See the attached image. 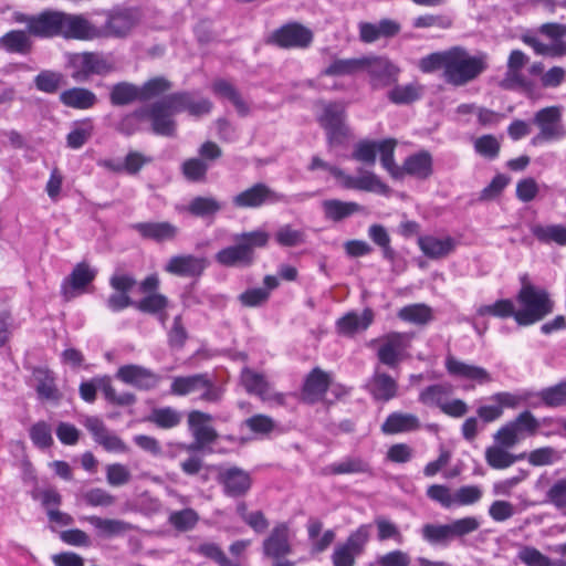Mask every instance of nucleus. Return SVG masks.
I'll return each mask as SVG.
<instances>
[{
    "mask_svg": "<svg viewBox=\"0 0 566 566\" xmlns=\"http://www.w3.org/2000/svg\"><path fill=\"white\" fill-rule=\"evenodd\" d=\"M212 109V103L196 92L181 91L155 102L156 129L161 136L172 137L176 134L174 115L187 112L190 116L200 117Z\"/></svg>",
    "mask_w": 566,
    "mask_h": 566,
    "instance_id": "f257e3e1",
    "label": "nucleus"
},
{
    "mask_svg": "<svg viewBox=\"0 0 566 566\" xmlns=\"http://www.w3.org/2000/svg\"><path fill=\"white\" fill-rule=\"evenodd\" d=\"M269 240V232L261 229L234 234V244L220 250L216 261L228 268L250 266L254 262V250L265 248Z\"/></svg>",
    "mask_w": 566,
    "mask_h": 566,
    "instance_id": "f03ea898",
    "label": "nucleus"
},
{
    "mask_svg": "<svg viewBox=\"0 0 566 566\" xmlns=\"http://www.w3.org/2000/svg\"><path fill=\"white\" fill-rule=\"evenodd\" d=\"M488 69V55L480 53L470 55L462 46H452L443 78L453 86H463Z\"/></svg>",
    "mask_w": 566,
    "mask_h": 566,
    "instance_id": "7ed1b4c3",
    "label": "nucleus"
},
{
    "mask_svg": "<svg viewBox=\"0 0 566 566\" xmlns=\"http://www.w3.org/2000/svg\"><path fill=\"white\" fill-rule=\"evenodd\" d=\"M514 319L521 326L532 325L553 312V302L547 292L531 283H524L517 293Z\"/></svg>",
    "mask_w": 566,
    "mask_h": 566,
    "instance_id": "20e7f679",
    "label": "nucleus"
},
{
    "mask_svg": "<svg viewBox=\"0 0 566 566\" xmlns=\"http://www.w3.org/2000/svg\"><path fill=\"white\" fill-rule=\"evenodd\" d=\"M319 168L329 171L336 179L339 180V184L343 188L376 192L379 195H387L389 192V187L371 171L358 169V176L353 177L345 174L338 167L332 166L319 157L315 156L312 158V163L308 169L316 170Z\"/></svg>",
    "mask_w": 566,
    "mask_h": 566,
    "instance_id": "39448f33",
    "label": "nucleus"
},
{
    "mask_svg": "<svg viewBox=\"0 0 566 566\" xmlns=\"http://www.w3.org/2000/svg\"><path fill=\"white\" fill-rule=\"evenodd\" d=\"M170 392L175 396H187L200 392V399L206 402H219L223 390L218 387L208 374H195L175 377L170 385Z\"/></svg>",
    "mask_w": 566,
    "mask_h": 566,
    "instance_id": "423d86ee",
    "label": "nucleus"
},
{
    "mask_svg": "<svg viewBox=\"0 0 566 566\" xmlns=\"http://www.w3.org/2000/svg\"><path fill=\"white\" fill-rule=\"evenodd\" d=\"M67 63L72 69L71 76L76 82H85L92 75H105L115 70L114 63L99 52L71 53Z\"/></svg>",
    "mask_w": 566,
    "mask_h": 566,
    "instance_id": "0eeeda50",
    "label": "nucleus"
},
{
    "mask_svg": "<svg viewBox=\"0 0 566 566\" xmlns=\"http://www.w3.org/2000/svg\"><path fill=\"white\" fill-rule=\"evenodd\" d=\"M322 114L318 123L326 130L327 142L331 146L344 144L349 137V128L345 124L346 105L344 103H319Z\"/></svg>",
    "mask_w": 566,
    "mask_h": 566,
    "instance_id": "6e6552de",
    "label": "nucleus"
},
{
    "mask_svg": "<svg viewBox=\"0 0 566 566\" xmlns=\"http://www.w3.org/2000/svg\"><path fill=\"white\" fill-rule=\"evenodd\" d=\"M12 20L15 23L25 24L30 36L49 39L60 36L61 11L44 10L38 14L13 12Z\"/></svg>",
    "mask_w": 566,
    "mask_h": 566,
    "instance_id": "1a4fd4ad",
    "label": "nucleus"
},
{
    "mask_svg": "<svg viewBox=\"0 0 566 566\" xmlns=\"http://www.w3.org/2000/svg\"><path fill=\"white\" fill-rule=\"evenodd\" d=\"M284 198V195L274 191L268 185L258 182L235 195L232 198V203L240 209H255L264 205L281 202Z\"/></svg>",
    "mask_w": 566,
    "mask_h": 566,
    "instance_id": "9d476101",
    "label": "nucleus"
},
{
    "mask_svg": "<svg viewBox=\"0 0 566 566\" xmlns=\"http://www.w3.org/2000/svg\"><path fill=\"white\" fill-rule=\"evenodd\" d=\"M212 420L211 415L193 410L188 415L189 430L193 437V441L186 447L187 451L197 452L202 450L207 444L218 439V432L208 423Z\"/></svg>",
    "mask_w": 566,
    "mask_h": 566,
    "instance_id": "9b49d317",
    "label": "nucleus"
},
{
    "mask_svg": "<svg viewBox=\"0 0 566 566\" xmlns=\"http://www.w3.org/2000/svg\"><path fill=\"white\" fill-rule=\"evenodd\" d=\"M60 36L91 41L101 39L99 27L93 24L82 14H71L61 11Z\"/></svg>",
    "mask_w": 566,
    "mask_h": 566,
    "instance_id": "f8f14e48",
    "label": "nucleus"
},
{
    "mask_svg": "<svg viewBox=\"0 0 566 566\" xmlns=\"http://www.w3.org/2000/svg\"><path fill=\"white\" fill-rule=\"evenodd\" d=\"M364 71L370 76L375 88L389 86L397 82L399 69L382 56H364Z\"/></svg>",
    "mask_w": 566,
    "mask_h": 566,
    "instance_id": "ddd939ff",
    "label": "nucleus"
},
{
    "mask_svg": "<svg viewBox=\"0 0 566 566\" xmlns=\"http://www.w3.org/2000/svg\"><path fill=\"white\" fill-rule=\"evenodd\" d=\"M97 274L96 269L86 262L77 263L71 274L62 283V295L65 301H71L84 293Z\"/></svg>",
    "mask_w": 566,
    "mask_h": 566,
    "instance_id": "4468645a",
    "label": "nucleus"
},
{
    "mask_svg": "<svg viewBox=\"0 0 566 566\" xmlns=\"http://www.w3.org/2000/svg\"><path fill=\"white\" fill-rule=\"evenodd\" d=\"M217 481L223 486L226 495L239 497L250 490L252 481L250 474L241 468H219Z\"/></svg>",
    "mask_w": 566,
    "mask_h": 566,
    "instance_id": "2eb2a0df",
    "label": "nucleus"
},
{
    "mask_svg": "<svg viewBox=\"0 0 566 566\" xmlns=\"http://www.w3.org/2000/svg\"><path fill=\"white\" fill-rule=\"evenodd\" d=\"M410 346V336L403 333H390L381 339L377 356L380 363L395 367Z\"/></svg>",
    "mask_w": 566,
    "mask_h": 566,
    "instance_id": "dca6fc26",
    "label": "nucleus"
},
{
    "mask_svg": "<svg viewBox=\"0 0 566 566\" xmlns=\"http://www.w3.org/2000/svg\"><path fill=\"white\" fill-rule=\"evenodd\" d=\"M137 24L136 13L130 9L116 10L108 14L103 27L99 28L101 39L126 38Z\"/></svg>",
    "mask_w": 566,
    "mask_h": 566,
    "instance_id": "f3484780",
    "label": "nucleus"
},
{
    "mask_svg": "<svg viewBox=\"0 0 566 566\" xmlns=\"http://www.w3.org/2000/svg\"><path fill=\"white\" fill-rule=\"evenodd\" d=\"M115 377L124 384L134 386L139 390L153 389L160 380V377L150 369L134 364L119 367Z\"/></svg>",
    "mask_w": 566,
    "mask_h": 566,
    "instance_id": "a211bd4d",
    "label": "nucleus"
},
{
    "mask_svg": "<svg viewBox=\"0 0 566 566\" xmlns=\"http://www.w3.org/2000/svg\"><path fill=\"white\" fill-rule=\"evenodd\" d=\"M444 367L448 374L455 378L472 380L479 385L492 381V377L485 368L460 360L451 354L447 355Z\"/></svg>",
    "mask_w": 566,
    "mask_h": 566,
    "instance_id": "6ab92c4d",
    "label": "nucleus"
},
{
    "mask_svg": "<svg viewBox=\"0 0 566 566\" xmlns=\"http://www.w3.org/2000/svg\"><path fill=\"white\" fill-rule=\"evenodd\" d=\"M84 427L91 432L96 443L108 452H126V443L115 433L111 432L104 422L97 417H86Z\"/></svg>",
    "mask_w": 566,
    "mask_h": 566,
    "instance_id": "aec40b11",
    "label": "nucleus"
},
{
    "mask_svg": "<svg viewBox=\"0 0 566 566\" xmlns=\"http://www.w3.org/2000/svg\"><path fill=\"white\" fill-rule=\"evenodd\" d=\"M208 262L205 258L192 254H180L171 256L164 270L172 275L182 277L200 276L206 270Z\"/></svg>",
    "mask_w": 566,
    "mask_h": 566,
    "instance_id": "412c9836",
    "label": "nucleus"
},
{
    "mask_svg": "<svg viewBox=\"0 0 566 566\" xmlns=\"http://www.w3.org/2000/svg\"><path fill=\"white\" fill-rule=\"evenodd\" d=\"M418 245L429 259L440 260L450 255L457 248L458 241L450 237L423 235L419 237Z\"/></svg>",
    "mask_w": 566,
    "mask_h": 566,
    "instance_id": "4be33fe9",
    "label": "nucleus"
},
{
    "mask_svg": "<svg viewBox=\"0 0 566 566\" xmlns=\"http://www.w3.org/2000/svg\"><path fill=\"white\" fill-rule=\"evenodd\" d=\"M273 36L282 48H306L313 40L312 32L297 23L282 27Z\"/></svg>",
    "mask_w": 566,
    "mask_h": 566,
    "instance_id": "5701e85b",
    "label": "nucleus"
},
{
    "mask_svg": "<svg viewBox=\"0 0 566 566\" xmlns=\"http://www.w3.org/2000/svg\"><path fill=\"white\" fill-rule=\"evenodd\" d=\"M562 112L558 106H549L539 109L534 116V123L539 127V135L533 139L549 140L558 136Z\"/></svg>",
    "mask_w": 566,
    "mask_h": 566,
    "instance_id": "b1692460",
    "label": "nucleus"
},
{
    "mask_svg": "<svg viewBox=\"0 0 566 566\" xmlns=\"http://www.w3.org/2000/svg\"><path fill=\"white\" fill-rule=\"evenodd\" d=\"M133 229L144 239L154 240L156 242L172 241L179 232L178 227L168 221L138 222L133 224Z\"/></svg>",
    "mask_w": 566,
    "mask_h": 566,
    "instance_id": "393cba45",
    "label": "nucleus"
},
{
    "mask_svg": "<svg viewBox=\"0 0 566 566\" xmlns=\"http://www.w3.org/2000/svg\"><path fill=\"white\" fill-rule=\"evenodd\" d=\"M329 387V376L327 373L316 367L307 375L303 385V400L314 403L322 399Z\"/></svg>",
    "mask_w": 566,
    "mask_h": 566,
    "instance_id": "a878e982",
    "label": "nucleus"
},
{
    "mask_svg": "<svg viewBox=\"0 0 566 566\" xmlns=\"http://www.w3.org/2000/svg\"><path fill=\"white\" fill-rule=\"evenodd\" d=\"M263 553L272 558H280L291 553L286 524H279L272 530L270 536L263 542Z\"/></svg>",
    "mask_w": 566,
    "mask_h": 566,
    "instance_id": "bb28decb",
    "label": "nucleus"
},
{
    "mask_svg": "<svg viewBox=\"0 0 566 566\" xmlns=\"http://www.w3.org/2000/svg\"><path fill=\"white\" fill-rule=\"evenodd\" d=\"M367 389L376 400L388 401L396 397L398 385L391 376L376 368Z\"/></svg>",
    "mask_w": 566,
    "mask_h": 566,
    "instance_id": "cd10ccee",
    "label": "nucleus"
},
{
    "mask_svg": "<svg viewBox=\"0 0 566 566\" xmlns=\"http://www.w3.org/2000/svg\"><path fill=\"white\" fill-rule=\"evenodd\" d=\"M32 376L35 380V391L42 400L59 401L62 397L55 384V377L51 370L43 367L33 368Z\"/></svg>",
    "mask_w": 566,
    "mask_h": 566,
    "instance_id": "c85d7f7f",
    "label": "nucleus"
},
{
    "mask_svg": "<svg viewBox=\"0 0 566 566\" xmlns=\"http://www.w3.org/2000/svg\"><path fill=\"white\" fill-rule=\"evenodd\" d=\"M401 179L410 175L419 179H427L432 174V158L428 151H419L406 158L401 166Z\"/></svg>",
    "mask_w": 566,
    "mask_h": 566,
    "instance_id": "c756f323",
    "label": "nucleus"
},
{
    "mask_svg": "<svg viewBox=\"0 0 566 566\" xmlns=\"http://www.w3.org/2000/svg\"><path fill=\"white\" fill-rule=\"evenodd\" d=\"M325 219L339 222L363 210V207L354 201L339 199H326L322 202Z\"/></svg>",
    "mask_w": 566,
    "mask_h": 566,
    "instance_id": "7c9ffc66",
    "label": "nucleus"
},
{
    "mask_svg": "<svg viewBox=\"0 0 566 566\" xmlns=\"http://www.w3.org/2000/svg\"><path fill=\"white\" fill-rule=\"evenodd\" d=\"M485 462L495 470H504L512 467L515 462L526 458V453L513 454L503 446L492 444L485 449Z\"/></svg>",
    "mask_w": 566,
    "mask_h": 566,
    "instance_id": "2f4dec72",
    "label": "nucleus"
},
{
    "mask_svg": "<svg viewBox=\"0 0 566 566\" xmlns=\"http://www.w3.org/2000/svg\"><path fill=\"white\" fill-rule=\"evenodd\" d=\"M60 101L67 107L87 109L95 105L97 97L95 93L85 87H72L60 94Z\"/></svg>",
    "mask_w": 566,
    "mask_h": 566,
    "instance_id": "473e14b6",
    "label": "nucleus"
},
{
    "mask_svg": "<svg viewBox=\"0 0 566 566\" xmlns=\"http://www.w3.org/2000/svg\"><path fill=\"white\" fill-rule=\"evenodd\" d=\"M212 91L220 98L228 99L235 107L239 115H249V104L243 99L240 92L230 82L226 80H217L212 84Z\"/></svg>",
    "mask_w": 566,
    "mask_h": 566,
    "instance_id": "72a5a7b5",
    "label": "nucleus"
},
{
    "mask_svg": "<svg viewBox=\"0 0 566 566\" xmlns=\"http://www.w3.org/2000/svg\"><path fill=\"white\" fill-rule=\"evenodd\" d=\"M0 48L9 53L28 54L32 50V41L27 29L11 30L0 36Z\"/></svg>",
    "mask_w": 566,
    "mask_h": 566,
    "instance_id": "f704fd0d",
    "label": "nucleus"
},
{
    "mask_svg": "<svg viewBox=\"0 0 566 566\" xmlns=\"http://www.w3.org/2000/svg\"><path fill=\"white\" fill-rule=\"evenodd\" d=\"M374 314L371 310H365L360 315L348 313L337 321V329L343 335H353L359 331H365L371 324Z\"/></svg>",
    "mask_w": 566,
    "mask_h": 566,
    "instance_id": "c9c22d12",
    "label": "nucleus"
},
{
    "mask_svg": "<svg viewBox=\"0 0 566 566\" xmlns=\"http://www.w3.org/2000/svg\"><path fill=\"white\" fill-rule=\"evenodd\" d=\"M420 427V421L417 416L412 413L394 412L389 415L381 426L385 433H398L417 430Z\"/></svg>",
    "mask_w": 566,
    "mask_h": 566,
    "instance_id": "e433bc0d",
    "label": "nucleus"
},
{
    "mask_svg": "<svg viewBox=\"0 0 566 566\" xmlns=\"http://www.w3.org/2000/svg\"><path fill=\"white\" fill-rule=\"evenodd\" d=\"M240 380L247 392L260 398L266 397L268 389L271 386L263 374L256 373L249 367H244L241 370Z\"/></svg>",
    "mask_w": 566,
    "mask_h": 566,
    "instance_id": "4c0bfd02",
    "label": "nucleus"
},
{
    "mask_svg": "<svg viewBox=\"0 0 566 566\" xmlns=\"http://www.w3.org/2000/svg\"><path fill=\"white\" fill-rule=\"evenodd\" d=\"M535 397V392L531 390H523L521 392H509L500 391L491 396V400L499 405L501 410L504 408L516 409L522 403H530L532 407H538V403L531 402V399Z\"/></svg>",
    "mask_w": 566,
    "mask_h": 566,
    "instance_id": "58836bf2",
    "label": "nucleus"
},
{
    "mask_svg": "<svg viewBox=\"0 0 566 566\" xmlns=\"http://www.w3.org/2000/svg\"><path fill=\"white\" fill-rule=\"evenodd\" d=\"M223 208V203L213 197H195L187 206V211L198 218H213Z\"/></svg>",
    "mask_w": 566,
    "mask_h": 566,
    "instance_id": "ea45409f",
    "label": "nucleus"
},
{
    "mask_svg": "<svg viewBox=\"0 0 566 566\" xmlns=\"http://www.w3.org/2000/svg\"><path fill=\"white\" fill-rule=\"evenodd\" d=\"M364 56L354 59H336L324 71L326 76H345L353 75L364 71Z\"/></svg>",
    "mask_w": 566,
    "mask_h": 566,
    "instance_id": "a19ab883",
    "label": "nucleus"
},
{
    "mask_svg": "<svg viewBox=\"0 0 566 566\" xmlns=\"http://www.w3.org/2000/svg\"><path fill=\"white\" fill-rule=\"evenodd\" d=\"M109 99L114 106H124L140 101L139 86L129 82H119L113 85Z\"/></svg>",
    "mask_w": 566,
    "mask_h": 566,
    "instance_id": "79ce46f5",
    "label": "nucleus"
},
{
    "mask_svg": "<svg viewBox=\"0 0 566 566\" xmlns=\"http://www.w3.org/2000/svg\"><path fill=\"white\" fill-rule=\"evenodd\" d=\"M87 521L102 536L112 537L130 530V525L120 520L102 518L95 515L86 516Z\"/></svg>",
    "mask_w": 566,
    "mask_h": 566,
    "instance_id": "37998d69",
    "label": "nucleus"
},
{
    "mask_svg": "<svg viewBox=\"0 0 566 566\" xmlns=\"http://www.w3.org/2000/svg\"><path fill=\"white\" fill-rule=\"evenodd\" d=\"M533 235L543 243L566 245V227L562 224H535L531 229Z\"/></svg>",
    "mask_w": 566,
    "mask_h": 566,
    "instance_id": "c03bdc74",
    "label": "nucleus"
},
{
    "mask_svg": "<svg viewBox=\"0 0 566 566\" xmlns=\"http://www.w3.org/2000/svg\"><path fill=\"white\" fill-rule=\"evenodd\" d=\"M397 146V140L388 138L379 142L378 151L380 155V163L382 167L395 179H401V167L396 165L394 154Z\"/></svg>",
    "mask_w": 566,
    "mask_h": 566,
    "instance_id": "a18cd8bd",
    "label": "nucleus"
},
{
    "mask_svg": "<svg viewBox=\"0 0 566 566\" xmlns=\"http://www.w3.org/2000/svg\"><path fill=\"white\" fill-rule=\"evenodd\" d=\"M509 423L521 440L524 436H535L541 427L539 420L530 410L520 412L513 420L509 421Z\"/></svg>",
    "mask_w": 566,
    "mask_h": 566,
    "instance_id": "49530a36",
    "label": "nucleus"
},
{
    "mask_svg": "<svg viewBox=\"0 0 566 566\" xmlns=\"http://www.w3.org/2000/svg\"><path fill=\"white\" fill-rule=\"evenodd\" d=\"M515 304L512 300L502 298L493 304H484L476 307V316H493L497 318L514 317Z\"/></svg>",
    "mask_w": 566,
    "mask_h": 566,
    "instance_id": "de8ad7c7",
    "label": "nucleus"
},
{
    "mask_svg": "<svg viewBox=\"0 0 566 566\" xmlns=\"http://www.w3.org/2000/svg\"><path fill=\"white\" fill-rule=\"evenodd\" d=\"M398 317L405 322L424 325L432 319L431 308L422 303L407 305L399 310Z\"/></svg>",
    "mask_w": 566,
    "mask_h": 566,
    "instance_id": "09e8293b",
    "label": "nucleus"
},
{
    "mask_svg": "<svg viewBox=\"0 0 566 566\" xmlns=\"http://www.w3.org/2000/svg\"><path fill=\"white\" fill-rule=\"evenodd\" d=\"M452 392V386L447 384L431 385L424 388L419 395V401L426 406H437L441 409L444 399Z\"/></svg>",
    "mask_w": 566,
    "mask_h": 566,
    "instance_id": "8fccbe9b",
    "label": "nucleus"
},
{
    "mask_svg": "<svg viewBox=\"0 0 566 566\" xmlns=\"http://www.w3.org/2000/svg\"><path fill=\"white\" fill-rule=\"evenodd\" d=\"M148 420L161 429L177 427L182 420V413L171 407L157 408L151 411Z\"/></svg>",
    "mask_w": 566,
    "mask_h": 566,
    "instance_id": "3c124183",
    "label": "nucleus"
},
{
    "mask_svg": "<svg viewBox=\"0 0 566 566\" xmlns=\"http://www.w3.org/2000/svg\"><path fill=\"white\" fill-rule=\"evenodd\" d=\"M542 402L548 408H558L566 406V381L546 387L535 394Z\"/></svg>",
    "mask_w": 566,
    "mask_h": 566,
    "instance_id": "603ef678",
    "label": "nucleus"
},
{
    "mask_svg": "<svg viewBox=\"0 0 566 566\" xmlns=\"http://www.w3.org/2000/svg\"><path fill=\"white\" fill-rule=\"evenodd\" d=\"M421 535L431 545H447L452 541L448 524H424Z\"/></svg>",
    "mask_w": 566,
    "mask_h": 566,
    "instance_id": "864d4df0",
    "label": "nucleus"
},
{
    "mask_svg": "<svg viewBox=\"0 0 566 566\" xmlns=\"http://www.w3.org/2000/svg\"><path fill=\"white\" fill-rule=\"evenodd\" d=\"M369 470L367 462L359 458H346L343 461L332 463L326 468L329 474H355Z\"/></svg>",
    "mask_w": 566,
    "mask_h": 566,
    "instance_id": "5fc2aeb1",
    "label": "nucleus"
},
{
    "mask_svg": "<svg viewBox=\"0 0 566 566\" xmlns=\"http://www.w3.org/2000/svg\"><path fill=\"white\" fill-rule=\"evenodd\" d=\"M368 235L371 241L377 244L381 251L382 256L387 260H394L395 251L390 247V237L386 228L381 224H371L368 229Z\"/></svg>",
    "mask_w": 566,
    "mask_h": 566,
    "instance_id": "6e6d98bb",
    "label": "nucleus"
},
{
    "mask_svg": "<svg viewBox=\"0 0 566 566\" xmlns=\"http://www.w3.org/2000/svg\"><path fill=\"white\" fill-rule=\"evenodd\" d=\"M171 86V82L164 76L153 77L139 86L140 101H148L159 96L160 94L169 91Z\"/></svg>",
    "mask_w": 566,
    "mask_h": 566,
    "instance_id": "4d7b16f0",
    "label": "nucleus"
},
{
    "mask_svg": "<svg viewBox=\"0 0 566 566\" xmlns=\"http://www.w3.org/2000/svg\"><path fill=\"white\" fill-rule=\"evenodd\" d=\"M199 521L198 513L192 509H184L169 515V523L180 532L192 530Z\"/></svg>",
    "mask_w": 566,
    "mask_h": 566,
    "instance_id": "13d9d810",
    "label": "nucleus"
},
{
    "mask_svg": "<svg viewBox=\"0 0 566 566\" xmlns=\"http://www.w3.org/2000/svg\"><path fill=\"white\" fill-rule=\"evenodd\" d=\"M63 75L55 71H41L34 77L35 87L44 93L53 94L55 93L62 84Z\"/></svg>",
    "mask_w": 566,
    "mask_h": 566,
    "instance_id": "bf43d9fd",
    "label": "nucleus"
},
{
    "mask_svg": "<svg viewBox=\"0 0 566 566\" xmlns=\"http://www.w3.org/2000/svg\"><path fill=\"white\" fill-rule=\"evenodd\" d=\"M208 164L201 158H189L184 161L181 171L185 178L192 182L203 181L208 171Z\"/></svg>",
    "mask_w": 566,
    "mask_h": 566,
    "instance_id": "052dcab7",
    "label": "nucleus"
},
{
    "mask_svg": "<svg viewBox=\"0 0 566 566\" xmlns=\"http://www.w3.org/2000/svg\"><path fill=\"white\" fill-rule=\"evenodd\" d=\"M99 388L105 399L113 405L132 406L136 401V396L132 392L125 391L118 394L108 379L101 380Z\"/></svg>",
    "mask_w": 566,
    "mask_h": 566,
    "instance_id": "680f3d73",
    "label": "nucleus"
},
{
    "mask_svg": "<svg viewBox=\"0 0 566 566\" xmlns=\"http://www.w3.org/2000/svg\"><path fill=\"white\" fill-rule=\"evenodd\" d=\"M483 496V490L480 485H463L453 493L454 505L468 506L476 504Z\"/></svg>",
    "mask_w": 566,
    "mask_h": 566,
    "instance_id": "e2e57ef3",
    "label": "nucleus"
},
{
    "mask_svg": "<svg viewBox=\"0 0 566 566\" xmlns=\"http://www.w3.org/2000/svg\"><path fill=\"white\" fill-rule=\"evenodd\" d=\"M450 56V49L441 52H434L420 59L419 69L423 73H431L442 69L446 72Z\"/></svg>",
    "mask_w": 566,
    "mask_h": 566,
    "instance_id": "0e129e2a",
    "label": "nucleus"
},
{
    "mask_svg": "<svg viewBox=\"0 0 566 566\" xmlns=\"http://www.w3.org/2000/svg\"><path fill=\"white\" fill-rule=\"evenodd\" d=\"M305 232L290 224L280 227L275 233L276 242L282 247H296L305 242Z\"/></svg>",
    "mask_w": 566,
    "mask_h": 566,
    "instance_id": "69168bd1",
    "label": "nucleus"
},
{
    "mask_svg": "<svg viewBox=\"0 0 566 566\" xmlns=\"http://www.w3.org/2000/svg\"><path fill=\"white\" fill-rule=\"evenodd\" d=\"M168 298L159 293H153L144 298H142L139 302L135 304V307L147 314H160L161 311H165V308L168 306Z\"/></svg>",
    "mask_w": 566,
    "mask_h": 566,
    "instance_id": "338daca9",
    "label": "nucleus"
},
{
    "mask_svg": "<svg viewBox=\"0 0 566 566\" xmlns=\"http://www.w3.org/2000/svg\"><path fill=\"white\" fill-rule=\"evenodd\" d=\"M518 559L525 564L526 566H554L555 563L541 553L537 548L533 546H523L518 554Z\"/></svg>",
    "mask_w": 566,
    "mask_h": 566,
    "instance_id": "774afa93",
    "label": "nucleus"
}]
</instances>
